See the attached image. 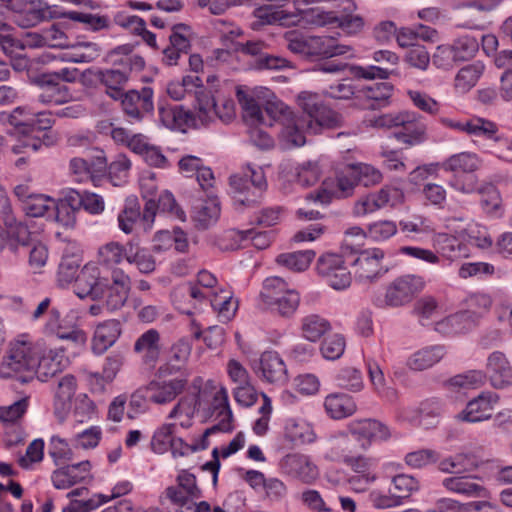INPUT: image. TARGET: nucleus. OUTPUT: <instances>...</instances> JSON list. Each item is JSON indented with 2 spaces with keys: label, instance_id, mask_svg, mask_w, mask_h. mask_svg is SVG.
I'll return each instance as SVG.
<instances>
[{
  "label": "nucleus",
  "instance_id": "1",
  "mask_svg": "<svg viewBox=\"0 0 512 512\" xmlns=\"http://www.w3.org/2000/svg\"><path fill=\"white\" fill-rule=\"evenodd\" d=\"M236 97L242 107L244 118L251 124H281L280 137L284 148L287 149L301 147L306 143L304 130L318 134L324 128L334 129L343 124V117L338 112L326 106L317 94L310 92H302L298 96V103L303 111L301 116H295L285 103L276 98L266 101L262 109V104L242 86L236 88Z\"/></svg>",
  "mask_w": 512,
  "mask_h": 512
},
{
  "label": "nucleus",
  "instance_id": "2",
  "mask_svg": "<svg viewBox=\"0 0 512 512\" xmlns=\"http://www.w3.org/2000/svg\"><path fill=\"white\" fill-rule=\"evenodd\" d=\"M73 288L80 299L102 300L103 308L114 312L125 305L131 289V279L120 268H114L110 278H104L100 276L96 265L86 264L77 275Z\"/></svg>",
  "mask_w": 512,
  "mask_h": 512
},
{
  "label": "nucleus",
  "instance_id": "3",
  "mask_svg": "<svg viewBox=\"0 0 512 512\" xmlns=\"http://www.w3.org/2000/svg\"><path fill=\"white\" fill-rule=\"evenodd\" d=\"M0 123L10 142V151L19 156L14 165L22 170L31 161L32 151V107L18 106L11 111L0 112Z\"/></svg>",
  "mask_w": 512,
  "mask_h": 512
},
{
  "label": "nucleus",
  "instance_id": "4",
  "mask_svg": "<svg viewBox=\"0 0 512 512\" xmlns=\"http://www.w3.org/2000/svg\"><path fill=\"white\" fill-rule=\"evenodd\" d=\"M113 54L121 57L114 60L112 68L99 70L97 78L107 88V95L118 100L124 92L123 87L128 82L130 74L143 70L145 60L142 56L133 54L129 45L116 47Z\"/></svg>",
  "mask_w": 512,
  "mask_h": 512
},
{
  "label": "nucleus",
  "instance_id": "5",
  "mask_svg": "<svg viewBox=\"0 0 512 512\" xmlns=\"http://www.w3.org/2000/svg\"><path fill=\"white\" fill-rule=\"evenodd\" d=\"M265 173L260 167L248 165L229 177V193L236 209L253 208L258 205L267 190Z\"/></svg>",
  "mask_w": 512,
  "mask_h": 512
},
{
  "label": "nucleus",
  "instance_id": "6",
  "mask_svg": "<svg viewBox=\"0 0 512 512\" xmlns=\"http://www.w3.org/2000/svg\"><path fill=\"white\" fill-rule=\"evenodd\" d=\"M263 304L281 317H292L300 304V294L289 288L286 281L278 276L264 280L260 292Z\"/></svg>",
  "mask_w": 512,
  "mask_h": 512
},
{
  "label": "nucleus",
  "instance_id": "7",
  "mask_svg": "<svg viewBox=\"0 0 512 512\" xmlns=\"http://www.w3.org/2000/svg\"><path fill=\"white\" fill-rule=\"evenodd\" d=\"M31 235L29 226L14 217L10 199L0 188V249L15 252L20 246H29Z\"/></svg>",
  "mask_w": 512,
  "mask_h": 512
},
{
  "label": "nucleus",
  "instance_id": "8",
  "mask_svg": "<svg viewBox=\"0 0 512 512\" xmlns=\"http://www.w3.org/2000/svg\"><path fill=\"white\" fill-rule=\"evenodd\" d=\"M32 364V341L30 340L29 334L19 335L10 344L9 354L4 359L0 375L3 378L16 379L21 383H28L32 380V376L28 375H17L21 372L30 371Z\"/></svg>",
  "mask_w": 512,
  "mask_h": 512
},
{
  "label": "nucleus",
  "instance_id": "9",
  "mask_svg": "<svg viewBox=\"0 0 512 512\" xmlns=\"http://www.w3.org/2000/svg\"><path fill=\"white\" fill-rule=\"evenodd\" d=\"M316 269L319 276L335 290H344L351 284V272L346 260L339 254L326 253L320 256Z\"/></svg>",
  "mask_w": 512,
  "mask_h": 512
},
{
  "label": "nucleus",
  "instance_id": "10",
  "mask_svg": "<svg viewBox=\"0 0 512 512\" xmlns=\"http://www.w3.org/2000/svg\"><path fill=\"white\" fill-rule=\"evenodd\" d=\"M424 287L422 277L404 275L396 278L388 287L384 300H379L378 306L384 304L390 307H399L409 303Z\"/></svg>",
  "mask_w": 512,
  "mask_h": 512
},
{
  "label": "nucleus",
  "instance_id": "11",
  "mask_svg": "<svg viewBox=\"0 0 512 512\" xmlns=\"http://www.w3.org/2000/svg\"><path fill=\"white\" fill-rule=\"evenodd\" d=\"M384 256L385 253L380 248H370L358 252L356 258L350 260L356 279L360 282H372L385 275L388 268L382 264Z\"/></svg>",
  "mask_w": 512,
  "mask_h": 512
},
{
  "label": "nucleus",
  "instance_id": "12",
  "mask_svg": "<svg viewBox=\"0 0 512 512\" xmlns=\"http://www.w3.org/2000/svg\"><path fill=\"white\" fill-rule=\"evenodd\" d=\"M118 100L121 102L123 113L129 118L130 122H141L154 110L153 90L150 87L124 91Z\"/></svg>",
  "mask_w": 512,
  "mask_h": 512
},
{
  "label": "nucleus",
  "instance_id": "13",
  "mask_svg": "<svg viewBox=\"0 0 512 512\" xmlns=\"http://www.w3.org/2000/svg\"><path fill=\"white\" fill-rule=\"evenodd\" d=\"M213 408L216 413V418H220L218 424L207 428L200 436L197 442L192 443V452L205 450L209 446V436L217 431L229 432L232 430V411L229 406L228 392L226 388L221 387L214 395Z\"/></svg>",
  "mask_w": 512,
  "mask_h": 512
},
{
  "label": "nucleus",
  "instance_id": "14",
  "mask_svg": "<svg viewBox=\"0 0 512 512\" xmlns=\"http://www.w3.org/2000/svg\"><path fill=\"white\" fill-rule=\"evenodd\" d=\"M479 50L478 40L469 35H465L456 39L451 46L438 47L437 53L433 56V63L438 67L448 68L451 66L449 62L468 61L472 59Z\"/></svg>",
  "mask_w": 512,
  "mask_h": 512
},
{
  "label": "nucleus",
  "instance_id": "15",
  "mask_svg": "<svg viewBox=\"0 0 512 512\" xmlns=\"http://www.w3.org/2000/svg\"><path fill=\"white\" fill-rule=\"evenodd\" d=\"M268 45L264 41H247L242 44L239 51L252 57L249 65L257 71L282 70L289 67V61L283 57L270 54Z\"/></svg>",
  "mask_w": 512,
  "mask_h": 512
},
{
  "label": "nucleus",
  "instance_id": "16",
  "mask_svg": "<svg viewBox=\"0 0 512 512\" xmlns=\"http://www.w3.org/2000/svg\"><path fill=\"white\" fill-rule=\"evenodd\" d=\"M358 181L354 173H352V166L347 165L336 178V185L333 190L321 187L307 195V199L322 205L331 203L333 198H347L354 192Z\"/></svg>",
  "mask_w": 512,
  "mask_h": 512
},
{
  "label": "nucleus",
  "instance_id": "17",
  "mask_svg": "<svg viewBox=\"0 0 512 512\" xmlns=\"http://www.w3.org/2000/svg\"><path fill=\"white\" fill-rule=\"evenodd\" d=\"M34 94L43 104H62L70 98L68 87L49 72L34 75Z\"/></svg>",
  "mask_w": 512,
  "mask_h": 512
},
{
  "label": "nucleus",
  "instance_id": "18",
  "mask_svg": "<svg viewBox=\"0 0 512 512\" xmlns=\"http://www.w3.org/2000/svg\"><path fill=\"white\" fill-rule=\"evenodd\" d=\"M399 127L401 130L395 132L394 137L408 147L420 145L427 140V124L416 112L405 111Z\"/></svg>",
  "mask_w": 512,
  "mask_h": 512
},
{
  "label": "nucleus",
  "instance_id": "19",
  "mask_svg": "<svg viewBox=\"0 0 512 512\" xmlns=\"http://www.w3.org/2000/svg\"><path fill=\"white\" fill-rule=\"evenodd\" d=\"M347 430L361 442L363 449H367L372 441H383L390 437L388 427L375 419L353 420L348 424Z\"/></svg>",
  "mask_w": 512,
  "mask_h": 512
},
{
  "label": "nucleus",
  "instance_id": "20",
  "mask_svg": "<svg viewBox=\"0 0 512 512\" xmlns=\"http://www.w3.org/2000/svg\"><path fill=\"white\" fill-rule=\"evenodd\" d=\"M187 385L184 378H173L170 380H152L144 386L146 397L151 403L165 405L174 401Z\"/></svg>",
  "mask_w": 512,
  "mask_h": 512
},
{
  "label": "nucleus",
  "instance_id": "21",
  "mask_svg": "<svg viewBox=\"0 0 512 512\" xmlns=\"http://www.w3.org/2000/svg\"><path fill=\"white\" fill-rule=\"evenodd\" d=\"M255 373L264 381L273 384H284L288 379L286 365L275 351H265L254 366Z\"/></svg>",
  "mask_w": 512,
  "mask_h": 512
},
{
  "label": "nucleus",
  "instance_id": "22",
  "mask_svg": "<svg viewBox=\"0 0 512 512\" xmlns=\"http://www.w3.org/2000/svg\"><path fill=\"white\" fill-rule=\"evenodd\" d=\"M497 401L498 396L495 393L482 392L467 403L465 409L458 414L457 418L469 423L488 420L492 416V411Z\"/></svg>",
  "mask_w": 512,
  "mask_h": 512
},
{
  "label": "nucleus",
  "instance_id": "23",
  "mask_svg": "<svg viewBox=\"0 0 512 512\" xmlns=\"http://www.w3.org/2000/svg\"><path fill=\"white\" fill-rule=\"evenodd\" d=\"M484 374L496 389L512 385V365L503 352L494 351L488 356Z\"/></svg>",
  "mask_w": 512,
  "mask_h": 512
},
{
  "label": "nucleus",
  "instance_id": "24",
  "mask_svg": "<svg viewBox=\"0 0 512 512\" xmlns=\"http://www.w3.org/2000/svg\"><path fill=\"white\" fill-rule=\"evenodd\" d=\"M168 95L176 101H179L186 96L194 97L197 108L204 105L203 101L207 102V90L203 82L198 76H185L182 81H171L167 86Z\"/></svg>",
  "mask_w": 512,
  "mask_h": 512
},
{
  "label": "nucleus",
  "instance_id": "25",
  "mask_svg": "<svg viewBox=\"0 0 512 512\" xmlns=\"http://www.w3.org/2000/svg\"><path fill=\"white\" fill-rule=\"evenodd\" d=\"M90 470L91 464L87 460L64 466L53 472V485L56 489H68L75 484L91 480Z\"/></svg>",
  "mask_w": 512,
  "mask_h": 512
},
{
  "label": "nucleus",
  "instance_id": "26",
  "mask_svg": "<svg viewBox=\"0 0 512 512\" xmlns=\"http://www.w3.org/2000/svg\"><path fill=\"white\" fill-rule=\"evenodd\" d=\"M319 70L325 73H338L348 70V73L358 79H388L391 71L386 67H376L370 65L367 67L348 65L342 62H327L319 67Z\"/></svg>",
  "mask_w": 512,
  "mask_h": 512
},
{
  "label": "nucleus",
  "instance_id": "27",
  "mask_svg": "<svg viewBox=\"0 0 512 512\" xmlns=\"http://www.w3.org/2000/svg\"><path fill=\"white\" fill-rule=\"evenodd\" d=\"M157 211L169 213L180 220L185 219L184 211L178 206L173 194L169 191L161 193L157 201L149 199L145 202L142 219L148 227L154 222Z\"/></svg>",
  "mask_w": 512,
  "mask_h": 512
},
{
  "label": "nucleus",
  "instance_id": "28",
  "mask_svg": "<svg viewBox=\"0 0 512 512\" xmlns=\"http://www.w3.org/2000/svg\"><path fill=\"white\" fill-rule=\"evenodd\" d=\"M198 109V117L202 125H208L213 116H217L223 122H230L235 117V104L231 99H225L221 102L212 98L209 91H207V103L203 101Z\"/></svg>",
  "mask_w": 512,
  "mask_h": 512
},
{
  "label": "nucleus",
  "instance_id": "29",
  "mask_svg": "<svg viewBox=\"0 0 512 512\" xmlns=\"http://www.w3.org/2000/svg\"><path fill=\"white\" fill-rule=\"evenodd\" d=\"M281 467L285 473L306 484L312 483L318 477L317 467L302 454H288L283 458Z\"/></svg>",
  "mask_w": 512,
  "mask_h": 512
},
{
  "label": "nucleus",
  "instance_id": "30",
  "mask_svg": "<svg viewBox=\"0 0 512 512\" xmlns=\"http://www.w3.org/2000/svg\"><path fill=\"white\" fill-rule=\"evenodd\" d=\"M195 108L198 110L197 105ZM162 123L168 128L183 129L185 126L197 128L203 126L199 120L198 112L192 113L181 105H174L159 109Z\"/></svg>",
  "mask_w": 512,
  "mask_h": 512
},
{
  "label": "nucleus",
  "instance_id": "31",
  "mask_svg": "<svg viewBox=\"0 0 512 512\" xmlns=\"http://www.w3.org/2000/svg\"><path fill=\"white\" fill-rule=\"evenodd\" d=\"M121 335V323L118 320H108L95 328L91 341L94 354L102 355L112 347Z\"/></svg>",
  "mask_w": 512,
  "mask_h": 512
},
{
  "label": "nucleus",
  "instance_id": "32",
  "mask_svg": "<svg viewBox=\"0 0 512 512\" xmlns=\"http://www.w3.org/2000/svg\"><path fill=\"white\" fill-rule=\"evenodd\" d=\"M2 49L6 54L10 55L11 65L16 71H27L29 74L32 66L31 59L25 53L26 48H32L30 40L23 42L12 36H3L0 38Z\"/></svg>",
  "mask_w": 512,
  "mask_h": 512
},
{
  "label": "nucleus",
  "instance_id": "33",
  "mask_svg": "<svg viewBox=\"0 0 512 512\" xmlns=\"http://www.w3.org/2000/svg\"><path fill=\"white\" fill-rule=\"evenodd\" d=\"M315 14V23L318 25L337 24L338 27L348 35H354L359 33L364 27V20L359 15H342L337 16L333 11H321L312 10Z\"/></svg>",
  "mask_w": 512,
  "mask_h": 512
},
{
  "label": "nucleus",
  "instance_id": "34",
  "mask_svg": "<svg viewBox=\"0 0 512 512\" xmlns=\"http://www.w3.org/2000/svg\"><path fill=\"white\" fill-rule=\"evenodd\" d=\"M352 50L351 46L339 44L337 40L331 36H309V58H331L345 55Z\"/></svg>",
  "mask_w": 512,
  "mask_h": 512
},
{
  "label": "nucleus",
  "instance_id": "35",
  "mask_svg": "<svg viewBox=\"0 0 512 512\" xmlns=\"http://www.w3.org/2000/svg\"><path fill=\"white\" fill-rule=\"evenodd\" d=\"M254 16L259 24H279L283 26L295 25L300 21V17L295 12H287L280 6L273 4L263 5L254 10Z\"/></svg>",
  "mask_w": 512,
  "mask_h": 512
},
{
  "label": "nucleus",
  "instance_id": "36",
  "mask_svg": "<svg viewBox=\"0 0 512 512\" xmlns=\"http://www.w3.org/2000/svg\"><path fill=\"white\" fill-rule=\"evenodd\" d=\"M498 126L496 123L481 117H473L466 121V133L473 136L494 139L508 151H512V140L496 136Z\"/></svg>",
  "mask_w": 512,
  "mask_h": 512
},
{
  "label": "nucleus",
  "instance_id": "37",
  "mask_svg": "<svg viewBox=\"0 0 512 512\" xmlns=\"http://www.w3.org/2000/svg\"><path fill=\"white\" fill-rule=\"evenodd\" d=\"M77 388L76 378L65 375L58 383L54 397V410L57 417L63 420L71 409V400Z\"/></svg>",
  "mask_w": 512,
  "mask_h": 512
},
{
  "label": "nucleus",
  "instance_id": "38",
  "mask_svg": "<svg viewBox=\"0 0 512 512\" xmlns=\"http://www.w3.org/2000/svg\"><path fill=\"white\" fill-rule=\"evenodd\" d=\"M392 192L395 190L385 186L377 192L360 198L354 204L353 213L356 216H364L385 207L390 201Z\"/></svg>",
  "mask_w": 512,
  "mask_h": 512
},
{
  "label": "nucleus",
  "instance_id": "39",
  "mask_svg": "<svg viewBox=\"0 0 512 512\" xmlns=\"http://www.w3.org/2000/svg\"><path fill=\"white\" fill-rule=\"evenodd\" d=\"M327 414L333 419L351 416L357 409L354 399L345 393L329 394L324 401Z\"/></svg>",
  "mask_w": 512,
  "mask_h": 512
},
{
  "label": "nucleus",
  "instance_id": "40",
  "mask_svg": "<svg viewBox=\"0 0 512 512\" xmlns=\"http://www.w3.org/2000/svg\"><path fill=\"white\" fill-rule=\"evenodd\" d=\"M134 351L142 355L145 363L155 362L160 354L159 332L149 329L141 334L134 344Z\"/></svg>",
  "mask_w": 512,
  "mask_h": 512
},
{
  "label": "nucleus",
  "instance_id": "41",
  "mask_svg": "<svg viewBox=\"0 0 512 512\" xmlns=\"http://www.w3.org/2000/svg\"><path fill=\"white\" fill-rule=\"evenodd\" d=\"M443 411L442 403L437 399H427L421 402L416 415L409 417V420L426 429L436 426Z\"/></svg>",
  "mask_w": 512,
  "mask_h": 512
},
{
  "label": "nucleus",
  "instance_id": "42",
  "mask_svg": "<svg viewBox=\"0 0 512 512\" xmlns=\"http://www.w3.org/2000/svg\"><path fill=\"white\" fill-rule=\"evenodd\" d=\"M63 358V351L49 350L47 353H44L39 358L36 369H34L37 379L41 382H46L49 378L61 372L63 369Z\"/></svg>",
  "mask_w": 512,
  "mask_h": 512
},
{
  "label": "nucleus",
  "instance_id": "43",
  "mask_svg": "<svg viewBox=\"0 0 512 512\" xmlns=\"http://www.w3.org/2000/svg\"><path fill=\"white\" fill-rule=\"evenodd\" d=\"M468 309L463 311L453 318L451 321H464L471 319L475 323L480 317L489 311L492 300L490 296L483 293H476L471 295L467 300Z\"/></svg>",
  "mask_w": 512,
  "mask_h": 512
},
{
  "label": "nucleus",
  "instance_id": "44",
  "mask_svg": "<svg viewBox=\"0 0 512 512\" xmlns=\"http://www.w3.org/2000/svg\"><path fill=\"white\" fill-rule=\"evenodd\" d=\"M351 446V439L346 434L332 438L324 446L323 458L330 462H343L345 464L346 460L353 454Z\"/></svg>",
  "mask_w": 512,
  "mask_h": 512
},
{
  "label": "nucleus",
  "instance_id": "45",
  "mask_svg": "<svg viewBox=\"0 0 512 512\" xmlns=\"http://www.w3.org/2000/svg\"><path fill=\"white\" fill-rule=\"evenodd\" d=\"M209 303L223 322L231 320L238 308V302L233 300L232 292L223 288L213 293Z\"/></svg>",
  "mask_w": 512,
  "mask_h": 512
},
{
  "label": "nucleus",
  "instance_id": "46",
  "mask_svg": "<svg viewBox=\"0 0 512 512\" xmlns=\"http://www.w3.org/2000/svg\"><path fill=\"white\" fill-rule=\"evenodd\" d=\"M443 346L436 345L423 348L414 353L407 362V365L416 371H422L438 363L444 356Z\"/></svg>",
  "mask_w": 512,
  "mask_h": 512
},
{
  "label": "nucleus",
  "instance_id": "47",
  "mask_svg": "<svg viewBox=\"0 0 512 512\" xmlns=\"http://www.w3.org/2000/svg\"><path fill=\"white\" fill-rule=\"evenodd\" d=\"M330 329V322L321 315L309 314L301 319L302 336L310 342L320 340Z\"/></svg>",
  "mask_w": 512,
  "mask_h": 512
},
{
  "label": "nucleus",
  "instance_id": "48",
  "mask_svg": "<svg viewBox=\"0 0 512 512\" xmlns=\"http://www.w3.org/2000/svg\"><path fill=\"white\" fill-rule=\"evenodd\" d=\"M479 166L477 155L469 152L454 154L441 163L442 169L453 173H473Z\"/></svg>",
  "mask_w": 512,
  "mask_h": 512
},
{
  "label": "nucleus",
  "instance_id": "49",
  "mask_svg": "<svg viewBox=\"0 0 512 512\" xmlns=\"http://www.w3.org/2000/svg\"><path fill=\"white\" fill-rule=\"evenodd\" d=\"M127 262L136 265L144 274L152 273L156 268L154 257L135 240L128 241Z\"/></svg>",
  "mask_w": 512,
  "mask_h": 512
},
{
  "label": "nucleus",
  "instance_id": "50",
  "mask_svg": "<svg viewBox=\"0 0 512 512\" xmlns=\"http://www.w3.org/2000/svg\"><path fill=\"white\" fill-rule=\"evenodd\" d=\"M101 55V47L95 42L78 41L65 53L64 59L73 63H89Z\"/></svg>",
  "mask_w": 512,
  "mask_h": 512
},
{
  "label": "nucleus",
  "instance_id": "51",
  "mask_svg": "<svg viewBox=\"0 0 512 512\" xmlns=\"http://www.w3.org/2000/svg\"><path fill=\"white\" fill-rule=\"evenodd\" d=\"M442 486L449 492L466 496H479L484 488L469 476H452L442 480Z\"/></svg>",
  "mask_w": 512,
  "mask_h": 512
},
{
  "label": "nucleus",
  "instance_id": "52",
  "mask_svg": "<svg viewBox=\"0 0 512 512\" xmlns=\"http://www.w3.org/2000/svg\"><path fill=\"white\" fill-rule=\"evenodd\" d=\"M111 137L115 142L126 145L132 152L141 157L150 145L147 137L143 134L130 135L126 129L121 127L113 128Z\"/></svg>",
  "mask_w": 512,
  "mask_h": 512
},
{
  "label": "nucleus",
  "instance_id": "53",
  "mask_svg": "<svg viewBox=\"0 0 512 512\" xmlns=\"http://www.w3.org/2000/svg\"><path fill=\"white\" fill-rule=\"evenodd\" d=\"M484 68V64L480 61L461 68L455 77V87L462 93L468 92L477 84Z\"/></svg>",
  "mask_w": 512,
  "mask_h": 512
},
{
  "label": "nucleus",
  "instance_id": "54",
  "mask_svg": "<svg viewBox=\"0 0 512 512\" xmlns=\"http://www.w3.org/2000/svg\"><path fill=\"white\" fill-rule=\"evenodd\" d=\"M314 257L313 250L295 251L278 255L276 262L292 271L301 272L309 267Z\"/></svg>",
  "mask_w": 512,
  "mask_h": 512
},
{
  "label": "nucleus",
  "instance_id": "55",
  "mask_svg": "<svg viewBox=\"0 0 512 512\" xmlns=\"http://www.w3.org/2000/svg\"><path fill=\"white\" fill-rule=\"evenodd\" d=\"M140 205L136 198L126 199L123 210L118 215L119 228L126 234L133 231L134 225L142 220Z\"/></svg>",
  "mask_w": 512,
  "mask_h": 512
},
{
  "label": "nucleus",
  "instance_id": "56",
  "mask_svg": "<svg viewBox=\"0 0 512 512\" xmlns=\"http://www.w3.org/2000/svg\"><path fill=\"white\" fill-rule=\"evenodd\" d=\"M66 16L70 20L84 24L86 29L93 32L108 30L111 27V21L109 17L105 15L70 11L66 13Z\"/></svg>",
  "mask_w": 512,
  "mask_h": 512
},
{
  "label": "nucleus",
  "instance_id": "57",
  "mask_svg": "<svg viewBox=\"0 0 512 512\" xmlns=\"http://www.w3.org/2000/svg\"><path fill=\"white\" fill-rule=\"evenodd\" d=\"M393 86L388 82L374 83L364 90L365 96L371 101L369 108L376 109L384 107L392 95Z\"/></svg>",
  "mask_w": 512,
  "mask_h": 512
},
{
  "label": "nucleus",
  "instance_id": "58",
  "mask_svg": "<svg viewBox=\"0 0 512 512\" xmlns=\"http://www.w3.org/2000/svg\"><path fill=\"white\" fill-rule=\"evenodd\" d=\"M367 370L370 381L375 391L382 397H385L389 400H393L396 396V392L394 389L386 385L384 373L380 368L379 364L374 360H368Z\"/></svg>",
  "mask_w": 512,
  "mask_h": 512
},
{
  "label": "nucleus",
  "instance_id": "59",
  "mask_svg": "<svg viewBox=\"0 0 512 512\" xmlns=\"http://www.w3.org/2000/svg\"><path fill=\"white\" fill-rule=\"evenodd\" d=\"M128 242L122 245L118 242H110L99 249V260L106 266L118 265L124 259L127 261Z\"/></svg>",
  "mask_w": 512,
  "mask_h": 512
},
{
  "label": "nucleus",
  "instance_id": "60",
  "mask_svg": "<svg viewBox=\"0 0 512 512\" xmlns=\"http://www.w3.org/2000/svg\"><path fill=\"white\" fill-rule=\"evenodd\" d=\"M176 424L165 423L158 427L151 438V449L157 454H163L169 450L173 441Z\"/></svg>",
  "mask_w": 512,
  "mask_h": 512
},
{
  "label": "nucleus",
  "instance_id": "61",
  "mask_svg": "<svg viewBox=\"0 0 512 512\" xmlns=\"http://www.w3.org/2000/svg\"><path fill=\"white\" fill-rule=\"evenodd\" d=\"M398 231L396 222L392 220H379L367 226V238L374 242H383L390 239Z\"/></svg>",
  "mask_w": 512,
  "mask_h": 512
},
{
  "label": "nucleus",
  "instance_id": "62",
  "mask_svg": "<svg viewBox=\"0 0 512 512\" xmlns=\"http://www.w3.org/2000/svg\"><path fill=\"white\" fill-rule=\"evenodd\" d=\"M352 173L357 178L358 184L370 187L379 184L382 181V173L374 166L366 163L351 164Z\"/></svg>",
  "mask_w": 512,
  "mask_h": 512
},
{
  "label": "nucleus",
  "instance_id": "63",
  "mask_svg": "<svg viewBox=\"0 0 512 512\" xmlns=\"http://www.w3.org/2000/svg\"><path fill=\"white\" fill-rule=\"evenodd\" d=\"M337 385L352 392L362 390L363 378L360 370L353 367L341 369L336 376Z\"/></svg>",
  "mask_w": 512,
  "mask_h": 512
},
{
  "label": "nucleus",
  "instance_id": "64",
  "mask_svg": "<svg viewBox=\"0 0 512 512\" xmlns=\"http://www.w3.org/2000/svg\"><path fill=\"white\" fill-rule=\"evenodd\" d=\"M437 251L447 259H454L461 255V243L459 240L445 233L438 234L434 239Z\"/></svg>",
  "mask_w": 512,
  "mask_h": 512
}]
</instances>
